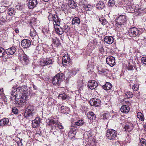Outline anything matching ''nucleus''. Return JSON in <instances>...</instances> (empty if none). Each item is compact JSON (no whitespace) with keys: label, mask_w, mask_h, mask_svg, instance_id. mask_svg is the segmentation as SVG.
Wrapping results in <instances>:
<instances>
[{"label":"nucleus","mask_w":146,"mask_h":146,"mask_svg":"<svg viewBox=\"0 0 146 146\" xmlns=\"http://www.w3.org/2000/svg\"><path fill=\"white\" fill-rule=\"evenodd\" d=\"M19 92L20 94H21L24 95H26L27 91L26 89L25 90L24 89V87L23 86L22 87H18L16 88L14 87H13L11 91L10 94H11L10 98L12 100H16L19 99L20 98L18 97V94Z\"/></svg>","instance_id":"nucleus-1"},{"label":"nucleus","mask_w":146,"mask_h":146,"mask_svg":"<svg viewBox=\"0 0 146 146\" xmlns=\"http://www.w3.org/2000/svg\"><path fill=\"white\" fill-rule=\"evenodd\" d=\"M126 21V17L125 15H120L115 19V25L118 28H120L122 25H124Z\"/></svg>","instance_id":"nucleus-2"},{"label":"nucleus","mask_w":146,"mask_h":146,"mask_svg":"<svg viewBox=\"0 0 146 146\" xmlns=\"http://www.w3.org/2000/svg\"><path fill=\"white\" fill-rule=\"evenodd\" d=\"M128 32L129 35L132 37H139L141 34V32L138 29L135 27L130 28Z\"/></svg>","instance_id":"nucleus-3"},{"label":"nucleus","mask_w":146,"mask_h":146,"mask_svg":"<svg viewBox=\"0 0 146 146\" xmlns=\"http://www.w3.org/2000/svg\"><path fill=\"white\" fill-rule=\"evenodd\" d=\"M19 59L20 62L23 65H27L29 63V60L28 56L22 52L21 54L19 53Z\"/></svg>","instance_id":"nucleus-4"},{"label":"nucleus","mask_w":146,"mask_h":146,"mask_svg":"<svg viewBox=\"0 0 146 146\" xmlns=\"http://www.w3.org/2000/svg\"><path fill=\"white\" fill-rule=\"evenodd\" d=\"M63 74L61 73L57 74L54 77L52 80V83L53 85L59 86L61 82Z\"/></svg>","instance_id":"nucleus-5"},{"label":"nucleus","mask_w":146,"mask_h":146,"mask_svg":"<svg viewBox=\"0 0 146 146\" xmlns=\"http://www.w3.org/2000/svg\"><path fill=\"white\" fill-rule=\"evenodd\" d=\"M34 106L32 105H29L26 108L24 115L27 118L29 117H32L33 115V111L34 110Z\"/></svg>","instance_id":"nucleus-6"},{"label":"nucleus","mask_w":146,"mask_h":146,"mask_svg":"<svg viewBox=\"0 0 146 146\" xmlns=\"http://www.w3.org/2000/svg\"><path fill=\"white\" fill-rule=\"evenodd\" d=\"M106 135L107 137L110 140L116 139L117 137L116 131L113 129L107 130Z\"/></svg>","instance_id":"nucleus-7"},{"label":"nucleus","mask_w":146,"mask_h":146,"mask_svg":"<svg viewBox=\"0 0 146 146\" xmlns=\"http://www.w3.org/2000/svg\"><path fill=\"white\" fill-rule=\"evenodd\" d=\"M48 19L49 21H53V24L54 26L55 25L59 26L60 22L58 17L56 15L50 14L48 16Z\"/></svg>","instance_id":"nucleus-8"},{"label":"nucleus","mask_w":146,"mask_h":146,"mask_svg":"<svg viewBox=\"0 0 146 146\" xmlns=\"http://www.w3.org/2000/svg\"><path fill=\"white\" fill-rule=\"evenodd\" d=\"M77 129L75 125H71L70 130L68 133V135L71 138H73L76 134Z\"/></svg>","instance_id":"nucleus-9"},{"label":"nucleus","mask_w":146,"mask_h":146,"mask_svg":"<svg viewBox=\"0 0 146 146\" xmlns=\"http://www.w3.org/2000/svg\"><path fill=\"white\" fill-rule=\"evenodd\" d=\"M98 86L97 82L95 80L88 81L87 87L91 90L95 89Z\"/></svg>","instance_id":"nucleus-10"},{"label":"nucleus","mask_w":146,"mask_h":146,"mask_svg":"<svg viewBox=\"0 0 146 146\" xmlns=\"http://www.w3.org/2000/svg\"><path fill=\"white\" fill-rule=\"evenodd\" d=\"M115 58L111 56H108L106 59L107 63L111 67L115 65Z\"/></svg>","instance_id":"nucleus-11"},{"label":"nucleus","mask_w":146,"mask_h":146,"mask_svg":"<svg viewBox=\"0 0 146 146\" xmlns=\"http://www.w3.org/2000/svg\"><path fill=\"white\" fill-rule=\"evenodd\" d=\"M90 103L92 106H98L101 103L100 100L96 98L91 99L90 101Z\"/></svg>","instance_id":"nucleus-12"},{"label":"nucleus","mask_w":146,"mask_h":146,"mask_svg":"<svg viewBox=\"0 0 146 146\" xmlns=\"http://www.w3.org/2000/svg\"><path fill=\"white\" fill-rule=\"evenodd\" d=\"M71 62L69 56L67 54H66L63 56L62 58V63L63 66L66 64H70Z\"/></svg>","instance_id":"nucleus-13"},{"label":"nucleus","mask_w":146,"mask_h":146,"mask_svg":"<svg viewBox=\"0 0 146 146\" xmlns=\"http://www.w3.org/2000/svg\"><path fill=\"white\" fill-rule=\"evenodd\" d=\"M135 7L132 3H129L126 5L125 7V9L129 13H133L135 9Z\"/></svg>","instance_id":"nucleus-14"},{"label":"nucleus","mask_w":146,"mask_h":146,"mask_svg":"<svg viewBox=\"0 0 146 146\" xmlns=\"http://www.w3.org/2000/svg\"><path fill=\"white\" fill-rule=\"evenodd\" d=\"M38 4L37 0H29L28 3V6L30 9H33Z\"/></svg>","instance_id":"nucleus-15"},{"label":"nucleus","mask_w":146,"mask_h":146,"mask_svg":"<svg viewBox=\"0 0 146 146\" xmlns=\"http://www.w3.org/2000/svg\"><path fill=\"white\" fill-rule=\"evenodd\" d=\"M31 44V41L29 40L25 39L21 41V46L25 48H29Z\"/></svg>","instance_id":"nucleus-16"},{"label":"nucleus","mask_w":146,"mask_h":146,"mask_svg":"<svg viewBox=\"0 0 146 146\" xmlns=\"http://www.w3.org/2000/svg\"><path fill=\"white\" fill-rule=\"evenodd\" d=\"M30 36L33 41H36L38 40V37L35 30L33 29H31Z\"/></svg>","instance_id":"nucleus-17"},{"label":"nucleus","mask_w":146,"mask_h":146,"mask_svg":"<svg viewBox=\"0 0 146 146\" xmlns=\"http://www.w3.org/2000/svg\"><path fill=\"white\" fill-rule=\"evenodd\" d=\"M11 124V123L9 122V120L7 118H3L0 121V125L1 126L10 125Z\"/></svg>","instance_id":"nucleus-18"},{"label":"nucleus","mask_w":146,"mask_h":146,"mask_svg":"<svg viewBox=\"0 0 146 146\" xmlns=\"http://www.w3.org/2000/svg\"><path fill=\"white\" fill-rule=\"evenodd\" d=\"M16 105L18 107H21L26 104V100L22 98H21L19 100H17L15 101Z\"/></svg>","instance_id":"nucleus-19"},{"label":"nucleus","mask_w":146,"mask_h":146,"mask_svg":"<svg viewBox=\"0 0 146 146\" xmlns=\"http://www.w3.org/2000/svg\"><path fill=\"white\" fill-rule=\"evenodd\" d=\"M16 48L15 47H12L5 50V52L7 54L12 55L13 54L16 52Z\"/></svg>","instance_id":"nucleus-20"},{"label":"nucleus","mask_w":146,"mask_h":146,"mask_svg":"<svg viewBox=\"0 0 146 146\" xmlns=\"http://www.w3.org/2000/svg\"><path fill=\"white\" fill-rule=\"evenodd\" d=\"M105 42L108 44H111L113 42L114 39L113 37L110 36H106L104 39Z\"/></svg>","instance_id":"nucleus-21"},{"label":"nucleus","mask_w":146,"mask_h":146,"mask_svg":"<svg viewBox=\"0 0 146 146\" xmlns=\"http://www.w3.org/2000/svg\"><path fill=\"white\" fill-rule=\"evenodd\" d=\"M98 70L99 74H103L104 75L107 74L108 72V70L107 69L102 68L101 66L98 67Z\"/></svg>","instance_id":"nucleus-22"},{"label":"nucleus","mask_w":146,"mask_h":146,"mask_svg":"<svg viewBox=\"0 0 146 146\" xmlns=\"http://www.w3.org/2000/svg\"><path fill=\"white\" fill-rule=\"evenodd\" d=\"M103 88L106 90H113L111 84L108 82H106V84L102 86Z\"/></svg>","instance_id":"nucleus-23"},{"label":"nucleus","mask_w":146,"mask_h":146,"mask_svg":"<svg viewBox=\"0 0 146 146\" xmlns=\"http://www.w3.org/2000/svg\"><path fill=\"white\" fill-rule=\"evenodd\" d=\"M121 112L124 113H127L130 110V108L127 105H123L120 109Z\"/></svg>","instance_id":"nucleus-24"},{"label":"nucleus","mask_w":146,"mask_h":146,"mask_svg":"<svg viewBox=\"0 0 146 146\" xmlns=\"http://www.w3.org/2000/svg\"><path fill=\"white\" fill-rule=\"evenodd\" d=\"M60 109L61 113L64 114H68L70 111L69 108L65 106H62Z\"/></svg>","instance_id":"nucleus-25"},{"label":"nucleus","mask_w":146,"mask_h":146,"mask_svg":"<svg viewBox=\"0 0 146 146\" xmlns=\"http://www.w3.org/2000/svg\"><path fill=\"white\" fill-rule=\"evenodd\" d=\"M105 5L104 1L101 0L96 4V7L99 9H102L105 7Z\"/></svg>","instance_id":"nucleus-26"},{"label":"nucleus","mask_w":146,"mask_h":146,"mask_svg":"<svg viewBox=\"0 0 146 146\" xmlns=\"http://www.w3.org/2000/svg\"><path fill=\"white\" fill-rule=\"evenodd\" d=\"M87 116L88 118L90 120H93L95 119L96 115L92 112H89L87 113Z\"/></svg>","instance_id":"nucleus-27"},{"label":"nucleus","mask_w":146,"mask_h":146,"mask_svg":"<svg viewBox=\"0 0 146 146\" xmlns=\"http://www.w3.org/2000/svg\"><path fill=\"white\" fill-rule=\"evenodd\" d=\"M133 12L136 15L140 16L143 13L144 11L141 8H139L138 9H135Z\"/></svg>","instance_id":"nucleus-28"},{"label":"nucleus","mask_w":146,"mask_h":146,"mask_svg":"<svg viewBox=\"0 0 146 146\" xmlns=\"http://www.w3.org/2000/svg\"><path fill=\"white\" fill-rule=\"evenodd\" d=\"M39 118H36L33 121L32 126L33 127L35 128L38 126L40 121H39Z\"/></svg>","instance_id":"nucleus-29"},{"label":"nucleus","mask_w":146,"mask_h":146,"mask_svg":"<svg viewBox=\"0 0 146 146\" xmlns=\"http://www.w3.org/2000/svg\"><path fill=\"white\" fill-rule=\"evenodd\" d=\"M52 61L50 59H46V60H43L41 62V64L44 66L52 64Z\"/></svg>","instance_id":"nucleus-30"},{"label":"nucleus","mask_w":146,"mask_h":146,"mask_svg":"<svg viewBox=\"0 0 146 146\" xmlns=\"http://www.w3.org/2000/svg\"><path fill=\"white\" fill-rule=\"evenodd\" d=\"M80 19L78 17H76L73 19L72 21V24L73 25H79L80 23Z\"/></svg>","instance_id":"nucleus-31"},{"label":"nucleus","mask_w":146,"mask_h":146,"mask_svg":"<svg viewBox=\"0 0 146 146\" xmlns=\"http://www.w3.org/2000/svg\"><path fill=\"white\" fill-rule=\"evenodd\" d=\"M69 6L71 8L74 9L76 7L77 5L74 1L70 0L69 2Z\"/></svg>","instance_id":"nucleus-32"},{"label":"nucleus","mask_w":146,"mask_h":146,"mask_svg":"<svg viewBox=\"0 0 146 146\" xmlns=\"http://www.w3.org/2000/svg\"><path fill=\"white\" fill-rule=\"evenodd\" d=\"M55 31L57 33L59 34V35H61L63 34L64 31L62 28L61 27L59 28H55Z\"/></svg>","instance_id":"nucleus-33"},{"label":"nucleus","mask_w":146,"mask_h":146,"mask_svg":"<svg viewBox=\"0 0 146 146\" xmlns=\"http://www.w3.org/2000/svg\"><path fill=\"white\" fill-rule=\"evenodd\" d=\"M83 7H84L85 10L86 11H90L92 10V5L88 4L86 5H83Z\"/></svg>","instance_id":"nucleus-34"},{"label":"nucleus","mask_w":146,"mask_h":146,"mask_svg":"<svg viewBox=\"0 0 146 146\" xmlns=\"http://www.w3.org/2000/svg\"><path fill=\"white\" fill-rule=\"evenodd\" d=\"M137 117L140 120L143 121L144 120V117L143 114L141 112H138L137 114Z\"/></svg>","instance_id":"nucleus-35"},{"label":"nucleus","mask_w":146,"mask_h":146,"mask_svg":"<svg viewBox=\"0 0 146 146\" xmlns=\"http://www.w3.org/2000/svg\"><path fill=\"white\" fill-rule=\"evenodd\" d=\"M97 47L98 50L100 51L101 53H103L104 52L103 44H102L100 43V44L97 45Z\"/></svg>","instance_id":"nucleus-36"},{"label":"nucleus","mask_w":146,"mask_h":146,"mask_svg":"<svg viewBox=\"0 0 146 146\" xmlns=\"http://www.w3.org/2000/svg\"><path fill=\"white\" fill-rule=\"evenodd\" d=\"M48 120L49 121L48 122V125H52V124L56 125L57 124V122L56 121H55L53 119H48Z\"/></svg>","instance_id":"nucleus-37"},{"label":"nucleus","mask_w":146,"mask_h":146,"mask_svg":"<svg viewBox=\"0 0 146 146\" xmlns=\"http://www.w3.org/2000/svg\"><path fill=\"white\" fill-rule=\"evenodd\" d=\"M84 123V122L82 120H80L78 121L75 122V124L74 125H75L76 127V125L78 126H82L83 125Z\"/></svg>","instance_id":"nucleus-38"},{"label":"nucleus","mask_w":146,"mask_h":146,"mask_svg":"<svg viewBox=\"0 0 146 146\" xmlns=\"http://www.w3.org/2000/svg\"><path fill=\"white\" fill-rule=\"evenodd\" d=\"M68 97V96L65 94L63 93L62 94H60L58 96V98L59 99L61 98L63 100H65Z\"/></svg>","instance_id":"nucleus-39"},{"label":"nucleus","mask_w":146,"mask_h":146,"mask_svg":"<svg viewBox=\"0 0 146 146\" xmlns=\"http://www.w3.org/2000/svg\"><path fill=\"white\" fill-rule=\"evenodd\" d=\"M79 70L78 68H74L72 69L71 70V75L72 76H74L78 71Z\"/></svg>","instance_id":"nucleus-40"},{"label":"nucleus","mask_w":146,"mask_h":146,"mask_svg":"<svg viewBox=\"0 0 146 146\" xmlns=\"http://www.w3.org/2000/svg\"><path fill=\"white\" fill-rule=\"evenodd\" d=\"M99 21L101 22L102 24L103 25H105L107 23L106 19L103 17L100 18L99 19Z\"/></svg>","instance_id":"nucleus-41"},{"label":"nucleus","mask_w":146,"mask_h":146,"mask_svg":"<svg viewBox=\"0 0 146 146\" xmlns=\"http://www.w3.org/2000/svg\"><path fill=\"white\" fill-rule=\"evenodd\" d=\"M133 94L132 92H127L125 93V97L128 98H132Z\"/></svg>","instance_id":"nucleus-42"},{"label":"nucleus","mask_w":146,"mask_h":146,"mask_svg":"<svg viewBox=\"0 0 146 146\" xmlns=\"http://www.w3.org/2000/svg\"><path fill=\"white\" fill-rule=\"evenodd\" d=\"M140 143L142 146H146V140L141 138L140 140Z\"/></svg>","instance_id":"nucleus-43"},{"label":"nucleus","mask_w":146,"mask_h":146,"mask_svg":"<svg viewBox=\"0 0 146 146\" xmlns=\"http://www.w3.org/2000/svg\"><path fill=\"white\" fill-rule=\"evenodd\" d=\"M5 52V50L2 47H0V58L4 55Z\"/></svg>","instance_id":"nucleus-44"},{"label":"nucleus","mask_w":146,"mask_h":146,"mask_svg":"<svg viewBox=\"0 0 146 146\" xmlns=\"http://www.w3.org/2000/svg\"><path fill=\"white\" fill-rule=\"evenodd\" d=\"M110 116V113H104L102 115L103 118L104 119H107Z\"/></svg>","instance_id":"nucleus-45"},{"label":"nucleus","mask_w":146,"mask_h":146,"mask_svg":"<svg viewBox=\"0 0 146 146\" xmlns=\"http://www.w3.org/2000/svg\"><path fill=\"white\" fill-rule=\"evenodd\" d=\"M7 55L8 54H7L5 52V53H4V55H3V56L1 57H2V59L3 61L5 62L7 60V59L8 58V56Z\"/></svg>","instance_id":"nucleus-46"},{"label":"nucleus","mask_w":146,"mask_h":146,"mask_svg":"<svg viewBox=\"0 0 146 146\" xmlns=\"http://www.w3.org/2000/svg\"><path fill=\"white\" fill-rule=\"evenodd\" d=\"M139 87V86L137 84H135L132 86V89L134 91L138 90Z\"/></svg>","instance_id":"nucleus-47"},{"label":"nucleus","mask_w":146,"mask_h":146,"mask_svg":"<svg viewBox=\"0 0 146 146\" xmlns=\"http://www.w3.org/2000/svg\"><path fill=\"white\" fill-rule=\"evenodd\" d=\"M114 0H109L108 1L109 5L111 7H113L115 5Z\"/></svg>","instance_id":"nucleus-48"},{"label":"nucleus","mask_w":146,"mask_h":146,"mask_svg":"<svg viewBox=\"0 0 146 146\" xmlns=\"http://www.w3.org/2000/svg\"><path fill=\"white\" fill-rule=\"evenodd\" d=\"M53 133L54 135L58 137L60 136L61 134V133L60 131L58 130L54 131Z\"/></svg>","instance_id":"nucleus-49"},{"label":"nucleus","mask_w":146,"mask_h":146,"mask_svg":"<svg viewBox=\"0 0 146 146\" xmlns=\"http://www.w3.org/2000/svg\"><path fill=\"white\" fill-rule=\"evenodd\" d=\"M124 128L125 129V131H131L132 129V128H130L129 125H126L125 126Z\"/></svg>","instance_id":"nucleus-50"},{"label":"nucleus","mask_w":146,"mask_h":146,"mask_svg":"<svg viewBox=\"0 0 146 146\" xmlns=\"http://www.w3.org/2000/svg\"><path fill=\"white\" fill-rule=\"evenodd\" d=\"M14 13V10L12 8H9V11L7 12V13L9 15H12L13 13Z\"/></svg>","instance_id":"nucleus-51"},{"label":"nucleus","mask_w":146,"mask_h":146,"mask_svg":"<svg viewBox=\"0 0 146 146\" xmlns=\"http://www.w3.org/2000/svg\"><path fill=\"white\" fill-rule=\"evenodd\" d=\"M12 112L15 114L17 113L18 112V109L14 107L12 109Z\"/></svg>","instance_id":"nucleus-52"},{"label":"nucleus","mask_w":146,"mask_h":146,"mask_svg":"<svg viewBox=\"0 0 146 146\" xmlns=\"http://www.w3.org/2000/svg\"><path fill=\"white\" fill-rule=\"evenodd\" d=\"M141 62L146 65V57H142L141 59Z\"/></svg>","instance_id":"nucleus-53"},{"label":"nucleus","mask_w":146,"mask_h":146,"mask_svg":"<svg viewBox=\"0 0 146 146\" xmlns=\"http://www.w3.org/2000/svg\"><path fill=\"white\" fill-rule=\"evenodd\" d=\"M56 125H57V127L59 129H62L63 128V126L60 123H58L57 122V124H56Z\"/></svg>","instance_id":"nucleus-54"},{"label":"nucleus","mask_w":146,"mask_h":146,"mask_svg":"<svg viewBox=\"0 0 146 146\" xmlns=\"http://www.w3.org/2000/svg\"><path fill=\"white\" fill-rule=\"evenodd\" d=\"M134 91V94L136 96H138L139 95V92L138 90Z\"/></svg>","instance_id":"nucleus-55"},{"label":"nucleus","mask_w":146,"mask_h":146,"mask_svg":"<svg viewBox=\"0 0 146 146\" xmlns=\"http://www.w3.org/2000/svg\"><path fill=\"white\" fill-rule=\"evenodd\" d=\"M57 42L58 40L57 38H56L53 39V42L54 44H58Z\"/></svg>","instance_id":"nucleus-56"},{"label":"nucleus","mask_w":146,"mask_h":146,"mask_svg":"<svg viewBox=\"0 0 146 146\" xmlns=\"http://www.w3.org/2000/svg\"><path fill=\"white\" fill-rule=\"evenodd\" d=\"M93 44L94 45H96L97 44V40L96 38H94L93 40Z\"/></svg>","instance_id":"nucleus-57"},{"label":"nucleus","mask_w":146,"mask_h":146,"mask_svg":"<svg viewBox=\"0 0 146 146\" xmlns=\"http://www.w3.org/2000/svg\"><path fill=\"white\" fill-rule=\"evenodd\" d=\"M127 69L129 70H132L133 69V67L132 66L130 65L128 67H127Z\"/></svg>","instance_id":"nucleus-58"},{"label":"nucleus","mask_w":146,"mask_h":146,"mask_svg":"<svg viewBox=\"0 0 146 146\" xmlns=\"http://www.w3.org/2000/svg\"><path fill=\"white\" fill-rule=\"evenodd\" d=\"M3 92V89H0V95L2 94Z\"/></svg>","instance_id":"nucleus-59"},{"label":"nucleus","mask_w":146,"mask_h":146,"mask_svg":"<svg viewBox=\"0 0 146 146\" xmlns=\"http://www.w3.org/2000/svg\"><path fill=\"white\" fill-rule=\"evenodd\" d=\"M15 31L16 33H19V29H16L15 30Z\"/></svg>","instance_id":"nucleus-60"},{"label":"nucleus","mask_w":146,"mask_h":146,"mask_svg":"<svg viewBox=\"0 0 146 146\" xmlns=\"http://www.w3.org/2000/svg\"><path fill=\"white\" fill-rule=\"evenodd\" d=\"M33 88L35 89V90H36V88H37V87L36 86H35V85H33Z\"/></svg>","instance_id":"nucleus-61"},{"label":"nucleus","mask_w":146,"mask_h":146,"mask_svg":"<svg viewBox=\"0 0 146 146\" xmlns=\"http://www.w3.org/2000/svg\"><path fill=\"white\" fill-rule=\"evenodd\" d=\"M44 2H48L49 1V0H42Z\"/></svg>","instance_id":"nucleus-62"},{"label":"nucleus","mask_w":146,"mask_h":146,"mask_svg":"<svg viewBox=\"0 0 146 146\" xmlns=\"http://www.w3.org/2000/svg\"><path fill=\"white\" fill-rule=\"evenodd\" d=\"M87 70H89V68H87Z\"/></svg>","instance_id":"nucleus-63"},{"label":"nucleus","mask_w":146,"mask_h":146,"mask_svg":"<svg viewBox=\"0 0 146 146\" xmlns=\"http://www.w3.org/2000/svg\"><path fill=\"white\" fill-rule=\"evenodd\" d=\"M79 5H81L80 3H79Z\"/></svg>","instance_id":"nucleus-64"}]
</instances>
